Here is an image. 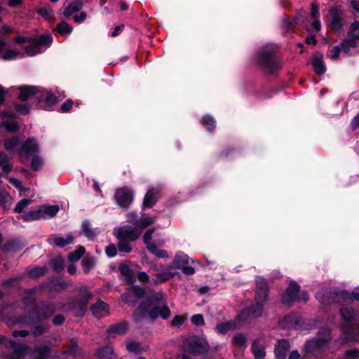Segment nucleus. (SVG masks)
<instances>
[{
	"instance_id": "42",
	"label": "nucleus",
	"mask_w": 359,
	"mask_h": 359,
	"mask_svg": "<svg viewBox=\"0 0 359 359\" xmlns=\"http://www.w3.org/2000/svg\"><path fill=\"white\" fill-rule=\"evenodd\" d=\"M22 53L13 49H6L1 55V58L4 60H13L19 56H22Z\"/></svg>"
},
{
	"instance_id": "33",
	"label": "nucleus",
	"mask_w": 359,
	"mask_h": 359,
	"mask_svg": "<svg viewBox=\"0 0 359 359\" xmlns=\"http://www.w3.org/2000/svg\"><path fill=\"white\" fill-rule=\"evenodd\" d=\"M96 355L100 359H112L114 351L111 346H105L96 351Z\"/></svg>"
},
{
	"instance_id": "43",
	"label": "nucleus",
	"mask_w": 359,
	"mask_h": 359,
	"mask_svg": "<svg viewBox=\"0 0 359 359\" xmlns=\"http://www.w3.org/2000/svg\"><path fill=\"white\" fill-rule=\"evenodd\" d=\"M57 31L62 35H67L72 33V27L66 22H61L57 25Z\"/></svg>"
},
{
	"instance_id": "61",
	"label": "nucleus",
	"mask_w": 359,
	"mask_h": 359,
	"mask_svg": "<svg viewBox=\"0 0 359 359\" xmlns=\"http://www.w3.org/2000/svg\"><path fill=\"white\" fill-rule=\"evenodd\" d=\"M154 232V229H151L147 231L144 235V243L147 245V248L149 245V244H155L154 243L151 242Z\"/></svg>"
},
{
	"instance_id": "13",
	"label": "nucleus",
	"mask_w": 359,
	"mask_h": 359,
	"mask_svg": "<svg viewBox=\"0 0 359 359\" xmlns=\"http://www.w3.org/2000/svg\"><path fill=\"white\" fill-rule=\"evenodd\" d=\"M39 151V144L36 140L28 138L20 147L19 155L29 156Z\"/></svg>"
},
{
	"instance_id": "5",
	"label": "nucleus",
	"mask_w": 359,
	"mask_h": 359,
	"mask_svg": "<svg viewBox=\"0 0 359 359\" xmlns=\"http://www.w3.org/2000/svg\"><path fill=\"white\" fill-rule=\"evenodd\" d=\"M309 299L308 293L302 291L299 293V286L296 282H291L282 297L283 304L290 306L294 301H306Z\"/></svg>"
},
{
	"instance_id": "26",
	"label": "nucleus",
	"mask_w": 359,
	"mask_h": 359,
	"mask_svg": "<svg viewBox=\"0 0 359 359\" xmlns=\"http://www.w3.org/2000/svg\"><path fill=\"white\" fill-rule=\"evenodd\" d=\"M42 219L52 218L55 217L58 211L57 205H41L39 206Z\"/></svg>"
},
{
	"instance_id": "18",
	"label": "nucleus",
	"mask_w": 359,
	"mask_h": 359,
	"mask_svg": "<svg viewBox=\"0 0 359 359\" xmlns=\"http://www.w3.org/2000/svg\"><path fill=\"white\" fill-rule=\"evenodd\" d=\"M91 312L96 318H102L109 314L108 305L102 300L97 301L90 307Z\"/></svg>"
},
{
	"instance_id": "11",
	"label": "nucleus",
	"mask_w": 359,
	"mask_h": 359,
	"mask_svg": "<svg viewBox=\"0 0 359 359\" xmlns=\"http://www.w3.org/2000/svg\"><path fill=\"white\" fill-rule=\"evenodd\" d=\"M329 13L330 15L329 27L335 32L341 30L344 26L342 12L337 8H332L329 10Z\"/></svg>"
},
{
	"instance_id": "6",
	"label": "nucleus",
	"mask_w": 359,
	"mask_h": 359,
	"mask_svg": "<svg viewBox=\"0 0 359 359\" xmlns=\"http://www.w3.org/2000/svg\"><path fill=\"white\" fill-rule=\"evenodd\" d=\"M53 42V37L50 34L41 35L36 39L31 41L26 46L25 49L27 54L29 56H34L45 50L50 46Z\"/></svg>"
},
{
	"instance_id": "9",
	"label": "nucleus",
	"mask_w": 359,
	"mask_h": 359,
	"mask_svg": "<svg viewBox=\"0 0 359 359\" xmlns=\"http://www.w3.org/2000/svg\"><path fill=\"white\" fill-rule=\"evenodd\" d=\"M114 198L118 206L126 209L133 201L134 193L130 188L123 187L116 190Z\"/></svg>"
},
{
	"instance_id": "2",
	"label": "nucleus",
	"mask_w": 359,
	"mask_h": 359,
	"mask_svg": "<svg viewBox=\"0 0 359 359\" xmlns=\"http://www.w3.org/2000/svg\"><path fill=\"white\" fill-rule=\"evenodd\" d=\"M114 236L118 238V250L120 252L129 253L132 251L130 242L136 241L141 235L139 229L131 226H124L114 229Z\"/></svg>"
},
{
	"instance_id": "37",
	"label": "nucleus",
	"mask_w": 359,
	"mask_h": 359,
	"mask_svg": "<svg viewBox=\"0 0 359 359\" xmlns=\"http://www.w3.org/2000/svg\"><path fill=\"white\" fill-rule=\"evenodd\" d=\"M92 297L91 292L85 291L83 294H81L80 299L77 302V305L81 311L86 310L88 301Z\"/></svg>"
},
{
	"instance_id": "45",
	"label": "nucleus",
	"mask_w": 359,
	"mask_h": 359,
	"mask_svg": "<svg viewBox=\"0 0 359 359\" xmlns=\"http://www.w3.org/2000/svg\"><path fill=\"white\" fill-rule=\"evenodd\" d=\"M85 252V248L79 246L76 250L73 251L69 255V260L71 262H76L80 259Z\"/></svg>"
},
{
	"instance_id": "34",
	"label": "nucleus",
	"mask_w": 359,
	"mask_h": 359,
	"mask_svg": "<svg viewBox=\"0 0 359 359\" xmlns=\"http://www.w3.org/2000/svg\"><path fill=\"white\" fill-rule=\"evenodd\" d=\"M358 43V39L353 37H348V39L341 43V46L344 53L349 54L351 53V48H355Z\"/></svg>"
},
{
	"instance_id": "31",
	"label": "nucleus",
	"mask_w": 359,
	"mask_h": 359,
	"mask_svg": "<svg viewBox=\"0 0 359 359\" xmlns=\"http://www.w3.org/2000/svg\"><path fill=\"white\" fill-rule=\"evenodd\" d=\"M236 329V323L233 321H228L225 323H220L217 325L216 330L221 334H225L230 330Z\"/></svg>"
},
{
	"instance_id": "16",
	"label": "nucleus",
	"mask_w": 359,
	"mask_h": 359,
	"mask_svg": "<svg viewBox=\"0 0 359 359\" xmlns=\"http://www.w3.org/2000/svg\"><path fill=\"white\" fill-rule=\"evenodd\" d=\"M208 342L205 339H194L189 341V348L195 354H203L208 350Z\"/></svg>"
},
{
	"instance_id": "25",
	"label": "nucleus",
	"mask_w": 359,
	"mask_h": 359,
	"mask_svg": "<svg viewBox=\"0 0 359 359\" xmlns=\"http://www.w3.org/2000/svg\"><path fill=\"white\" fill-rule=\"evenodd\" d=\"M37 313H39L36 318L37 321L42 320L43 318H48L53 314L54 309L51 306L41 304L36 308Z\"/></svg>"
},
{
	"instance_id": "47",
	"label": "nucleus",
	"mask_w": 359,
	"mask_h": 359,
	"mask_svg": "<svg viewBox=\"0 0 359 359\" xmlns=\"http://www.w3.org/2000/svg\"><path fill=\"white\" fill-rule=\"evenodd\" d=\"M247 341L246 337L241 333L236 334L232 339V343L234 346L243 347L245 346Z\"/></svg>"
},
{
	"instance_id": "28",
	"label": "nucleus",
	"mask_w": 359,
	"mask_h": 359,
	"mask_svg": "<svg viewBox=\"0 0 359 359\" xmlns=\"http://www.w3.org/2000/svg\"><path fill=\"white\" fill-rule=\"evenodd\" d=\"M156 222L155 217H144L142 216L139 220L135 222L134 224L136 226V229H140V231L144 229L146 227L154 224Z\"/></svg>"
},
{
	"instance_id": "57",
	"label": "nucleus",
	"mask_w": 359,
	"mask_h": 359,
	"mask_svg": "<svg viewBox=\"0 0 359 359\" xmlns=\"http://www.w3.org/2000/svg\"><path fill=\"white\" fill-rule=\"evenodd\" d=\"M120 271L121 274L126 277L128 282H132L133 271L126 265L121 266Z\"/></svg>"
},
{
	"instance_id": "3",
	"label": "nucleus",
	"mask_w": 359,
	"mask_h": 359,
	"mask_svg": "<svg viewBox=\"0 0 359 359\" xmlns=\"http://www.w3.org/2000/svg\"><path fill=\"white\" fill-rule=\"evenodd\" d=\"M330 332L328 329H323L319 332L316 339L306 341L304 349L306 353L315 355L322 353L330 341Z\"/></svg>"
},
{
	"instance_id": "20",
	"label": "nucleus",
	"mask_w": 359,
	"mask_h": 359,
	"mask_svg": "<svg viewBox=\"0 0 359 359\" xmlns=\"http://www.w3.org/2000/svg\"><path fill=\"white\" fill-rule=\"evenodd\" d=\"M290 348L289 341L285 339L279 340L275 348V355L277 359H285L287 352Z\"/></svg>"
},
{
	"instance_id": "51",
	"label": "nucleus",
	"mask_w": 359,
	"mask_h": 359,
	"mask_svg": "<svg viewBox=\"0 0 359 359\" xmlns=\"http://www.w3.org/2000/svg\"><path fill=\"white\" fill-rule=\"evenodd\" d=\"M47 271V268L45 266H38L32 269L29 271V276L32 278H36L44 275Z\"/></svg>"
},
{
	"instance_id": "60",
	"label": "nucleus",
	"mask_w": 359,
	"mask_h": 359,
	"mask_svg": "<svg viewBox=\"0 0 359 359\" xmlns=\"http://www.w3.org/2000/svg\"><path fill=\"white\" fill-rule=\"evenodd\" d=\"M341 51H343V49L341 48V44L333 47L331 50L332 53L330 55V58L333 60H337Z\"/></svg>"
},
{
	"instance_id": "36",
	"label": "nucleus",
	"mask_w": 359,
	"mask_h": 359,
	"mask_svg": "<svg viewBox=\"0 0 359 359\" xmlns=\"http://www.w3.org/2000/svg\"><path fill=\"white\" fill-rule=\"evenodd\" d=\"M340 313L342 318L346 322H351L355 318V313L352 308H341Z\"/></svg>"
},
{
	"instance_id": "55",
	"label": "nucleus",
	"mask_w": 359,
	"mask_h": 359,
	"mask_svg": "<svg viewBox=\"0 0 359 359\" xmlns=\"http://www.w3.org/2000/svg\"><path fill=\"white\" fill-rule=\"evenodd\" d=\"M203 125H204L208 130H212L215 127V121L211 116H204L201 121Z\"/></svg>"
},
{
	"instance_id": "54",
	"label": "nucleus",
	"mask_w": 359,
	"mask_h": 359,
	"mask_svg": "<svg viewBox=\"0 0 359 359\" xmlns=\"http://www.w3.org/2000/svg\"><path fill=\"white\" fill-rule=\"evenodd\" d=\"M94 259L90 257H86L82 259L81 264L86 273L94 266Z\"/></svg>"
},
{
	"instance_id": "8",
	"label": "nucleus",
	"mask_w": 359,
	"mask_h": 359,
	"mask_svg": "<svg viewBox=\"0 0 359 359\" xmlns=\"http://www.w3.org/2000/svg\"><path fill=\"white\" fill-rule=\"evenodd\" d=\"M259 62L264 71L272 74L282 67L281 63L274 58L272 53L263 51L259 54Z\"/></svg>"
},
{
	"instance_id": "49",
	"label": "nucleus",
	"mask_w": 359,
	"mask_h": 359,
	"mask_svg": "<svg viewBox=\"0 0 359 359\" xmlns=\"http://www.w3.org/2000/svg\"><path fill=\"white\" fill-rule=\"evenodd\" d=\"M82 231L84 235L89 239L93 240L95 236V232L90 229V223L85 222L82 224Z\"/></svg>"
},
{
	"instance_id": "56",
	"label": "nucleus",
	"mask_w": 359,
	"mask_h": 359,
	"mask_svg": "<svg viewBox=\"0 0 359 359\" xmlns=\"http://www.w3.org/2000/svg\"><path fill=\"white\" fill-rule=\"evenodd\" d=\"M126 349L130 353H137L140 351V346L134 341H128L126 342Z\"/></svg>"
},
{
	"instance_id": "24",
	"label": "nucleus",
	"mask_w": 359,
	"mask_h": 359,
	"mask_svg": "<svg viewBox=\"0 0 359 359\" xmlns=\"http://www.w3.org/2000/svg\"><path fill=\"white\" fill-rule=\"evenodd\" d=\"M73 241L74 237L72 235H67L65 238L60 236H51L48 238V242L50 244L55 245L60 248H63L67 245L72 243Z\"/></svg>"
},
{
	"instance_id": "64",
	"label": "nucleus",
	"mask_w": 359,
	"mask_h": 359,
	"mask_svg": "<svg viewBox=\"0 0 359 359\" xmlns=\"http://www.w3.org/2000/svg\"><path fill=\"white\" fill-rule=\"evenodd\" d=\"M184 320H185L184 317H183L182 316L177 315L172 320L171 324L172 326L178 327V326L182 325L184 323Z\"/></svg>"
},
{
	"instance_id": "38",
	"label": "nucleus",
	"mask_w": 359,
	"mask_h": 359,
	"mask_svg": "<svg viewBox=\"0 0 359 359\" xmlns=\"http://www.w3.org/2000/svg\"><path fill=\"white\" fill-rule=\"evenodd\" d=\"M42 215H41V211L39 207L38 209L30 211L22 216V218L25 222L34 221L41 219Z\"/></svg>"
},
{
	"instance_id": "29",
	"label": "nucleus",
	"mask_w": 359,
	"mask_h": 359,
	"mask_svg": "<svg viewBox=\"0 0 359 359\" xmlns=\"http://www.w3.org/2000/svg\"><path fill=\"white\" fill-rule=\"evenodd\" d=\"M83 8V4L80 1H74L72 2L64 11V15L67 18L73 13L79 11Z\"/></svg>"
},
{
	"instance_id": "27",
	"label": "nucleus",
	"mask_w": 359,
	"mask_h": 359,
	"mask_svg": "<svg viewBox=\"0 0 359 359\" xmlns=\"http://www.w3.org/2000/svg\"><path fill=\"white\" fill-rule=\"evenodd\" d=\"M312 63L316 74L322 75L325 72L326 68L323 61V55L321 54H316Z\"/></svg>"
},
{
	"instance_id": "59",
	"label": "nucleus",
	"mask_w": 359,
	"mask_h": 359,
	"mask_svg": "<svg viewBox=\"0 0 359 359\" xmlns=\"http://www.w3.org/2000/svg\"><path fill=\"white\" fill-rule=\"evenodd\" d=\"M345 359H358L359 358V351L356 349H351L346 351L344 354Z\"/></svg>"
},
{
	"instance_id": "63",
	"label": "nucleus",
	"mask_w": 359,
	"mask_h": 359,
	"mask_svg": "<svg viewBox=\"0 0 359 359\" xmlns=\"http://www.w3.org/2000/svg\"><path fill=\"white\" fill-rule=\"evenodd\" d=\"M15 110L22 114H26L29 111V107L27 104H18L15 105Z\"/></svg>"
},
{
	"instance_id": "40",
	"label": "nucleus",
	"mask_w": 359,
	"mask_h": 359,
	"mask_svg": "<svg viewBox=\"0 0 359 359\" xmlns=\"http://www.w3.org/2000/svg\"><path fill=\"white\" fill-rule=\"evenodd\" d=\"M12 198L10 194L5 190L0 189V205L3 208H7L11 203Z\"/></svg>"
},
{
	"instance_id": "22",
	"label": "nucleus",
	"mask_w": 359,
	"mask_h": 359,
	"mask_svg": "<svg viewBox=\"0 0 359 359\" xmlns=\"http://www.w3.org/2000/svg\"><path fill=\"white\" fill-rule=\"evenodd\" d=\"M19 146L20 138L18 137L8 138L5 140L4 142L5 149L11 154H15V151H18V154H19Z\"/></svg>"
},
{
	"instance_id": "62",
	"label": "nucleus",
	"mask_w": 359,
	"mask_h": 359,
	"mask_svg": "<svg viewBox=\"0 0 359 359\" xmlns=\"http://www.w3.org/2000/svg\"><path fill=\"white\" fill-rule=\"evenodd\" d=\"M105 252L109 257H113L117 254V248L114 244H111L106 247Z\"/></svg>"
},
{
	"instance_id": "12",
	"label": "nucleus",
	"mask_w": 359,
	"mask_h": 359,
	"mask_svg": "<svg viewBox=\"0 0 359 359\" xmlns=\"http://www.w3.org/2000/svg\"><path fill=\"white\" fill-rule=\"evenodd\" d=\"M339 294L335 289H329V290L322 289L316 292V298L322 304H332L339 302Z\"/></svg>"
},
{
	"instance_id": "23",
	"label": "nucleus",
	"mask_w": 359,
	"mask_h": 359,
	"mask_svg": "<svg viewBox=\"0 0 359 359\" xmlns=\"http://www.w3.org/2000/svg\"><path fill=\"white\" fill-rule=\"evenodd\" d=\"M265 301H257V303L244 310V313L254 318L262 316L263 312V303Z\"/></svg>"
},
{
	"instance_id": "14",
	"label": "nucleus",
	"mask_w": 359,
	"mask_h": 359,
	"mask_svg": "<svg viewBox=\"0 0 359 359\" xmlns=\"http://www.w3.org/2000/svg\"><path fill=\"white\" fill-rule=\"evenodd\" d=\"M256 282V301H266L269 287L266 280L262 277H257L255 279Z\"/></svg>"
},
{
	"instance_id": "41",
	"label": "nucleus",
	"mask_w": 359,
	"mask_h": 359,
	"mask_svg": "<svg viewBox=\"0 0 359 359\" xmlns=\"http://www.w3.org/2000/svg\"><path fill=\"white\" fill-rule=\"evenodd\" d=\"M147 250L152 253L153 255H156L158 257L160 258H167L168 257V253L167 251L164 250H161L157 248L156 244H149V245L147 247Z\"/></svg>"
},
{
	"instance_id": "10",
	"label": "nucleus",
	"mask_w": 359,
	"mask_h": 359,
	"mask_svg": "<svg viewBox=\"0 0 359 359\" xmlns=\"http://www.w3.org/2000/svg\"><path fill=\"white\" fill-rule=\"evenodd\" d=\"M36 100H38L40 107L46 110L50 109L58 101L56 96L52 93L40 88Z\"/></svg>"
},
{
	"instance_id": "15",
	"label": "nucleus",
	"mask_w": 359,
	"mask_h": 359,
	"mask_svg": "<svg viewBox=\"0 0 359 359\" xmlns=\"http://www.w3.org/2000/svg\"><path fill=\"white\" fill-rule=\"evenodd\" d=\"M20 93L18 98L22 101H27L32 99H36L39 88L35 86H25L19 87Z\"/></svg>"
},
{
	"instance_id": "17",
	"label": "nucleus",
	"mask_w": 359,
	"mask_h": 359,
	"mask_svg": "<svg viewBox=\"0 0 359 359\" xmlns=\"http://www.w3.org/2000/svg\"><path fill=\"white\" fill-rule=\"evenodd\" d=\"M0 116L4 118H8V120L3 122V126L6 129V130L15 132L19 129V125L15 120V116L13 114H11L4 111H0Z\"/></svg>"
},
{
	"instance_id": "53",
	"label": "nucleus",
	"mask_w": 359,
	"mask_h": 359,
	"mask_svg": "<svg viewBox=\"0 0 359 359\" xmlns=\"http://www.w3.org/2000/svg\"><path fill=\"white\" fill-rule=\"evenodd\" d=\"M348 37L355 38L359 40V22H354L350 27Z\"/></svg>"
},
{
	"instance_id": "39",
	"label": "nucleus",
	"mask_w": 359,
	"mask_h": 359,
	"mask_svg": "<svg viewBox=\"0 0 359 359\" xmlns=\"http://www.w3.org/2000/svg\"><path fill=\"white\" fill-rule=\"evenodd\" d=\"M355 328L353 327H344V332L341 338L342 343L358 340V337L352 334Z\"/></svg>"
},
{
	"instance_id": "7",
	"label": "nucleus",
	"mask_w": 359,
	"mask_h": 359,
	"mask_svg": "<svg viewBox=\"0 0 359 359\" xmlns=\"http://www.w3.org/2000/svg\"><path fill=\"white\" fill-rule=\"evenodd\" d=\"M0 344L13 350V353L11 359H21L27 355L30 351L29 346L8 339L4 336H0Z\"/></svg>"
},
{
	"instance_id": "1",
	"label": "nucleus",
	"mask_w": 359,
	"mask_h": 359,
	"mask_svg": "<svg viewBox=\"0 0 359 359\" xmlns=\"http://www.w3.org/2000/svg\"><path fill=\"white\" fill-rule=\"evenodd\" d=\"M139 317L148 316L154 320L158 318L168 319L171 311L165 302V294L162 291L154 293L147 301L142 302L135 312Z\"/></svg>"
},
{
	"instance_id": "44",
	"label": "nucleus",
	"mask_w": 359,
	"mask_h": 359,
	"mask_svg": "<svg viewBox=\"0 0 359 359\" xmlns=\"http://www.w3.org/2000/svg\"><path fill=\"white\" fill-rule=\"evenodd\" d=\"M43 163L44 161L43 158L38 155H35L31 161V167L32 170L38 171L42 169Z\"/></svg>"
},
{
	"instance_id": "50",
	"label": "nucleus",
	"mask_w": 359,
	"mask_h": 359,
	"mask_svg": "<svg viewBox=\"0 0 359 359\" xmlns=\"http://www.w3.org/2000/svg\"><path fill=\"white\" fill-rule=\"evenodd\" d=\"M30 199L24 198L20 201L14 208L15 212L21 213L28 205L32 203Z\"/></svg>"
},
{
	"instance_id": "32",
	"label": "nucleus",
	"mask_w": 359,
	"mask_h": 359,
	"mask_svg": "<svg viewBox=\"0 0 359 359\" xmlns=\"http://www.w3.org/2000/svg\"><path fill=\"white\" fill-rule=\"evenodd\" d=\"M128 330V325L126 322L119 323L111 325L108 329V332L117 334H124Z\"/></svg>"
},
{
	"instance_id": "46",
	"label": "nucleus",
	"mask_w": 359,
	"mask_h": 359,
	"mask_svg": "<svg viewBox=\"0 0 359 359\" xmlns=\"http://www.w3.org/2000/svg\"><path fill=\"white\" fill-rule=\"evenodd\" d=\"M38 13L46 19L53 17V11L49 6H42L38 9Z\"/></svg>"
},
{
	"instance_id": "52",
	"label": "nucleus",
	"mask_w": 359,
	"mask_h": 359,
	"mask_svg": "<svg viewBox=\"0 0 359 359\" xmlns=\"http://www.w3.org/2000/svg\"><path fill=\"white\" fill-rule=\"evenodd\" d=\"M50 349L48 347L44 346L38 348L34 351V353L37 356V359H48Z\"/></svg>"
},
{
	"instance_id": "21",
	"label": "nucleus",
	"mask_w": 359,
	"mask_h": 359,
	"mask_svg": "<svg viewBox=\"0 0 359 359\" xmlns=\"http://www.w3.org/2000/svg\"><path fill=\"white\" fill-rule=\"evenodd\" d=\"M252 351L256 359H263L265 357V345L264 339L254 340L252 345Z\"/></svg>"
},
{
	"instance_id": "35",
	"label": "nucleus",
	"mask_w": 359,
	"mask_h": 359,
	"mask_svg": "<svg viewBox=\"0 0 359 359\" xmlns=\"http://www.w3.org/2000/svg\"><path fill=\"white\" fill-rule=\"evenodd\" d=\"M0 168L5 172H9L13 169L12 165L8 161V156L2 151H0Z\"/></svg>"
},
{
	"instance_id": "58",
	"label": "nucleus",
	"mask_w": 359,
	"mask_h": 359,
	"mask_svg": "<svg viewBox=\"0 0 359 359\" xmlns=\"http://www.w3.org/2000/svg\"><path fill=\"white\" fill-rule=\"evenodd\" d=\"M191 323L197 326H201L205 324L203 316L201 314H195L191 318Z\"/></svg>"
},
{
	"instance_id": "48",
	"label": "nucleus",
	"mask_w": 359,
	"mask_h": 359,
	"mask_svg": "<svg viewBox=\"0 0 359 359\" xmlns=\"http://www.w3.org/2000/svg\"><path fill=\"white\" fill-rule=\"evenodd\" d=\"M63 259L60 256H57L50 261L51 267L57 272L63 269Z\"/></svg>"
},
{
	"instance_id": "4",
	"label": "nucleus",
	"mask_w": 359,
	"mask_h": 359,
	"mask_svg": "<svg viewBox=\"0 0 359 359\" xmlns=\"http://www.w3.org/2000/svg\"><path fill=\"white\" fill-rule=\"evenodd\" d=\"M149 272H155L156 273L151 278L147 273L140 271L137 273L138 280L143 284L150 283L151 285H156L165 282L171 278V274L168 271H160L158 265L155 264L150 266Z\"/></svg>"
},
{
	"instance_id": "30",
	"label": "nucleus",
	"mask_w": 359,
	"mask_h": 359,
	"mask_svg": "<svg viewBox=\"0 0 359 359\" xmlns=\"http://www.w3.org/2000/svg\"><path fill=\"white\" fill-rule=\"evenodd\" d=\"M189 257L186 254L180 252L175 255V259L172 262L173 267L175 269H180L184 265L188 264Z\"/></svg>"
},
{
	"instance_id": "19",
	"label": "nucleus",
	"mask_w": 359,
	"mask_h": 359,
	"mask_svg": "<svg viewBox=\"0 0 359 359\" xmlns=\"http://www.w3.org/2000/svg\"><path fill=\"white\" fill-rule=\"evenodd\" d=\"M159 189L157 188H150L146 193L142 206L143 208H151L157 201Z\"/></svg>"
}]
</instances>
